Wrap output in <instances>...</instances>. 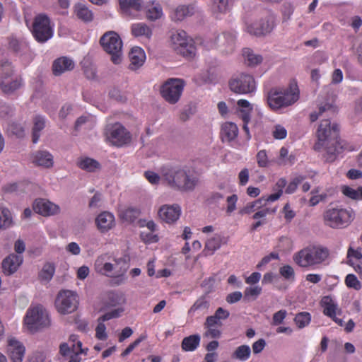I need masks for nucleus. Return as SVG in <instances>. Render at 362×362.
Returning a JSON list of instances; mask_svg holds the SVG:
<instances>
[{"mask_svg": "<svg viewBox=\"0 0 362 362\" xmlns=\"http://www.w3.org/2000/svg\"><path fill=\"white\" fill-rule=\"evenodd\" d=\"M317 141L314 145L316 151H325L324 157L327 162H332L339 153V129L337 124H331L329 119H322L316 132Z\"/></svg>", "mask_w": 362, "mask_h": 362, "instance_id": "1", "label": "nucleus"}, {"mask_svg": "<svg viewBox=\"0 0 362 362\" xmlns=\"http://www.w3.org/2000/svg\"><path fill=\"white\" fill-rule=\"evenodd\" d=\"M164 178L170 187L182 192L193 191L199 181L197 173L187 167L170 169Z\"/></svg>", "mask_w": 362, "mask_h": 362, "instance_id": "2", "label": "nucleus"}, {"mask_svg": "<svg viewBox=\"0 0 362 362\" xmlns=\"http://www.w3.org/2000/svg\"><path fill=\"white\" fill-rule=\"evenodd\" d=\"M299 89L296 81L290 83L288 87H274L267 95V101L269 107L277 110L290 106L299 99Z\"/></svg>", "mask_w": 362, "mask_h": 362, "instance_id": "3", "label": "nucleus"}, {"mask_svg": "<svg viewBox=\"0 0 362 362\" xmlns=\"http://www.w3.org/2000/svg\"><path fill=\"white\" fill-rule=\"evenodd\" d=\"M329 251L321 246L306 247L293 255V260L300 267L315 269L322 264L329 257Z\"/></svg>", "mask_w": 362, "mask_h": 362, "instance_id": "4", "label": "nucleus"}, {"mask_svg": "<svg viewBox=\"0 0 362 362\" xmlns=\"http://www.w3.org/2000/svg\"><path fill=\"white\" fill-rule=\"evenodd\" d=\"M355 218V213L351 208L342 206L329 207L323 214L325 224L334 229L348 227Z\"/></svg>", "mask_w": 362, "mask_h": 362, "instance_id": "5", "label": "nucleus"}, {"mask_svg": "<svg viewBox=\"0 0 362 362\" xmlns=\"http://www.w3.org/2000/svg\"><path fill=\"white\" fill-rule=\"evenodd\" d=\"M100 44L104 51L111 57L115 64L122 62V41L119 35L115 31H107L100 39Z\"/></svg>", "mask_w": 362, "mask_h": 362, "instance_id": "6", "label": "nucleus"}, {"mask_svg": "<svg viewBox=\"0 0 362 362\" xmlns=\"http://www.w3.org/2000/svg\"><path fill=\"white\" fill-rule=\"evenodd\" d=\"M185 85L182 79L168 78L160 86V95L170 104H175L180 98Z\"/></svg>", "mask_w": 362, "mask_h": 362, "instance_id": "7", "label": "nucleus"}, {"mask_svg": "<svg viewBox=\"0 0 362 362\" xmlns=\"http://www.w3.org/2000/svg\"><path fill=\"white\" fill-rule=\"evenodd\" d=\"M170 39L173 48L177 53L186 58H192L195 55V46L185 31H176L172 34Z\"/></svg>", "mask_w": 362, "mask_h": 362, "instance_id": "8", "label": "nucleus"}, {"mask_svg": "<svg viewBox=\"0 0 362 362\" xmlns=\"http://www.w3.org/2000/svg\"><path fill=\"white\" fill-rule=\"evenodd\" d=\"M36 41L44 43L53 36V29L50 25L49 18L44 14L35 16L31 30Z\"/></svg>", "mask_w": 362, "mask_h": 362, "instance_id": "9", "label": "nucleus"}, {"mask_svg": "<svg viewBox=\"0 0 362 362\" xmlns=\"http://www.w3.org/2000/svg\"><path fill=\"white\" fill-rule=\"evenodd\" d=\"M24 322L29 329L49 325V319L46 310L42 305H37L28 310Z\"/></svg>", "mask_w": 362, "mask_h": 362, "instance_id": "10", "label": "nucleus"}, {"mask_svg": "<svg viewBox=\"0 0 362 362\" xmlns=\"http://www.w3.org/2000/svg\"><path fill=\"white\" fill-rule=\"evenodd\" d=\"M56 308L61 314H69L74 312L78 305V296L71 291H60L55 301Z\"/></svg>", "mask_w": 362, "mask_h": 362, "instance_id": "11", "label": "nucleus"}, {"mask_svg": "<svg viewBox=\"0 0 362 362\" xmlns=\"http://www.w3.org/2000/svg\"><path fill=\"white\" fill-rule=\"evenodd\" d=\"M274 28V16L269 11H266L265 15L259 21L248 25L245 30L250 35L261 36L268 34Z\"/></svg>", "mask_w": 362, "mask_h": 362, "instance_id": "12", "label": "nucleus"}, {"mask_svg": "<svg viewBox=\"0 0 362 362\" xmlns=\"http://www.w3.org/2000/svg\"><path fill=\"white\" fill-rule=\"evenodd\" d=\"M114 264L110 262L103 263V261L98 259L95 262V270L97 272L110 276V274L115 271V274L119 276L124 274L127 268V262L125 258H117L114 259Z\"/></svg>", "mask_w": 362, "mask_h": 362, "instance_id": "13", "label": "nucleus"}, {"mask_svg": "<svg viewBox=\"0 0 362 362\" xmlns=\"http://www.w3.org/2000/svg\"><path fill=\"white\" fill-rule=\"evenodd\" d=\"M230 90L239 94H247L255 90V81L252 76L242 74L229 83Z\"/></svg>", "mask_w": 362, "mask_h": 362, "instance_id": "14", "label": "nucleus"}, {"mask_svg": "<svg viewBox=\"0 0 362 362\" xmlns=\"http://www.w3.org/2000/svg\"><path fill=\"white\" fill-rule=\"evenodd\" d=\"M107 139L114 146L121 147L131 141L129 132L120 123L114 124L108 130Z\"/></svg>", "mask_w": 362, "mask_h": 362, "instance_id": "15", "label": "nucleus"}, {"mask_svg": "<svg viewBox=\"0 0 362 362\" xmlns=\"http://www.w3.org/2000/svg\"><path fill=\"white\" fill-rule=\"evenodd\" d=\"M159 218L167 223H175L180 216L181 208L177 204L163 205L158 212Z\"/></svg>", "mask_w": 362, "mask_h": 362, "instance_id": "16", "label": "nucleus"}, {"mask_svg": "<svg viewBox=\"0 0 362 362\" xmlns=\"http://www.w3.org/2000/svg\"><path fill=\"white\" fill-rule=\"evenodd\" d=\"M236 36L233 32H224L216 38V44L222 52L230 53L235 49Z\"/></svg>", "mask_w": 362, "mask_h": 362, "instance_id": "17", "label": "nucleus"}, {"mask_svg": "<svg viewBox=\"0 0 362 362\" xmlns=\"http://www.w3.org/2000/svg\"><path fill=\"white\" fill-rule=\"evenodd\" d=\"M33 209L36 213L44 216L54 215L59 211V207L57 205L42 199L35 201Z\"/></svg>", "mask_w": 362, "mask_h": 362, "instance_id": "18", "label": "nucleus"}, {"mask_svg": "<svg viewBox=\"0 0 362 362\" xmlns=\"http://www.w3.org/2000/svg\"><path fill=\"white\" fill-rule=\"evenodd\" d=\"M320 306L323 309V314L328 317H334V315H341V309L339 307L337 303L331 296H325L320 302Z\"/></svg>", "mask_w": 362, "mask_h": 362, "instance_id": "19", "label": "nucleus"}, {"mask_svg": "<svg viewBox=\"0 0 362 362\" xmlns=\"http://www.w3.org/2000/svg\"><path fill=\"white\" fill-rule=\"evenodd\" d=\"M7 352L13 362H22L25 347L20 341L11 338L8 341Z\"/></svg>", "mask_w": 362, "mask_h": 362, "instance_id": "20", "label": "nucleus"}, {"mask_svg": "<svg viewBox=\"0 0 362 362\" xmlns=\"http://www.w3.org/2000/svg\"><path fill=\"white\" fill-rule=\"evenodd\" d=\"M95 223L98 229L101 233H106L115 226V216L108 211H103L95 218Z\"/></svg>", "mask_w": 362, "mask_h": 362, "instance_id": "21", "label": "nucleus"}, {"mask_svg": "<svg viewBox=\"0 0 362 362\" xmlns=\"http://www.w3.org/2000/svg\"><path fill=\"white\" fill-rule=\"evenodd\" d=\"M23 262V257L19 255L11 254L6 257L2 262L3 272L6 275L16 272Z\"/></svg>", "mask_w": 362, "mask_h": 362, "instance_id": "22", "label": "nucleus"}, {"mask_svg": "<svg viewBox=\"0 0 362 362\" xmlns=\"http://www.w3.org/2000/svg\"><path fill=\"white\" fill-rule=\"evenodd\" d=\"M226 243L227 240L221 234L216 233L206 240L203 253L205 256L212 255L221 247L222 245Z\"/></svg>", "mask_w": 362, "mask_h": 362, "instance_id": "23", "label": "nucleus"}, {"mask_svg": "<svg viewBox=\"0 0 362 362\" xmlns=\"http://www.w3.org/2000/svg\"><path fill=\"white\" fill-rule=\"evenodd\" d=\"M129 58L130 60L129 68L131 70L134 71L140 68L144 64L146 60V54L144 49L141 47H134L132 48L129 54Z\"/></svg>", "mask_w": 362, "mask_h": 362, "instance_id": "24", "label": "nucleus"}, {"mask_svg": "<svg viewBox=\"0 0 362 362\" xmlns=\"http://www.w3.org/2000/svg\"><path fill=\"white\" fill-rule=\"evenodd\" d=\"M238 133V127L235 123L226 122L222 124L220 134L223 141L231 142L237 139Z\"/></svg>", "mask_w": 362, "mask_h": 362, "instance_id": "25", "label": "nucleus"}, {"mask_svg": "<svg viewBox=\"0 0 362 362\" xmlns=\"http://www.w3.org/2000/svg\"><path fill=\"white\" fill-rule=\"evenodd\" d=\"M74 68V63L73 60L66 57L57 58L52 64V71L55 76H60L65 71H71Z\"/></svg>", "mask_w": 362, "mask_h": 362, "instance_id": "26", "label": "nucleus"}, {"mask_svg": "<svg viewBox=\"0 0 362 362\" xmlns=\"http://www.w3.org/2000/svg\"><path fill=\"white\" fill-rule=\"evenodd\" d=\"M8 49L16 54H22L28 51V43L23 39H18L14 36L8 37Z\"/></svg>", "mask_w": 362, "mask_h": 362, "instance_id": "27", "label": "nucleus"}, {"mask_svg": "<svg viewBox=\"0 0 362 362\" xmlns=\"http://www.w3.org/2000/svg\"><path fill=\"white\" fill-rule=\"evenodd\" d=\"M236 114L243 122H250L251 113L252 111V106L251 104L245 99L238 100L237 102Z\"/></svg>", "mask_w": 362, "mask_h": 362, "instance_id": "28", "label": "nucleus"}, {"mask_svg": "<svg viewBox=\"0 0 362 362\" xmlns=\"http://www.w3.org/2000/svg\"><path fill=\"white\" fill-rule=\"evenodd\" d=\"M33 163L38 165L49 168L53 166V156L47 151H38L33 154Z\"/></svg>", "mask_w": 362, "mask_h": 362, "instance_id": "29", "label": "nucleus"}, {"mask_svg": "<svg viewBox=\"0 0 362 362\" xmlns=\"http://www.w3.org/2000/svg\"><path fill=\"white\" fill-rule=\"evenodd\" d=\"M131 32L134 37H141L147 40L151 38L153 34L152 29L144 23L132 24L131 26Z\"/></svg>", "mask_w": 362, "mask_h": 362, "instance_id": "30", "label": "nucleus"}, {"mask_svg": "<svg viewBox=\"0 0 362 362\" xmlns=\"http://www.w3.org/2000/svg\"><path fill=\"white\" fill-rule=\"evenodd\" d=\"M119 5L122 11L127 15L136 17L135 14H132V11L138 12L141 8V0H119Z\"/></svg>", "mask_w": 362, "mask_h": 362, "instance_id": "31", "label": "nucleus"}, {"mask_svg": "<svg viewBox=\"0 0 362 362\" xmlns=\"http://www.w3.org/2000/svg\"><path fill=\"white\" fill-rule=\"evenodd\" d=\"M77 165L79 168L90 173L95 172L100 168L98 161L88 157L78 158Z\"/></svg>", "mask_w": 362, "mask_h": 362, "instance_id": "32", "label": "nucleus"}, {"mask_svg": "<svg viewBox=\"0 0 362 362\" xmlns=\"http://www.w3.org/2000/svg\"><path fill=\"white\" fill-rule=\"evenodd\" d=\"M296 161V155L293 153L288 154L287 148L283 146L280 148L279 156L276 159V163L279 165L286 166L293 165Z\"/></svg>", "mask_w": 362, "mask_h": 362, "instance_id": "33", "label": "nucleus"}, {"mask_svg": "<svg viewBox=\"0 0 362 362\" xmlns=\"http://www.w3.org/2000/svg\"><path fill=\"white\" fill-rule=\"evenodd\" d=\"M76 17L84 23L91 22L93 19V12L84 4H77L74 7Z\"/></svg>", "mask_w": 362, "mask_h": 362, "instance_id": "34", "label": "nucleus"}, {"mask_svg": "<svg viewBox=\"0 0 362 362\" xmlns=\"http://www.w3.org/2000/svg\"><path fill=\"white\" fill-rule=\"evenodd\" d=\"M69 341L73 342L72 351L73 355H71L69 362H81V358L78 356L80 354L84 353V349H82V343L78 340V337L76 334H71L69 337Z\"/></svg>", "mask_w": 362, "mask_h": 362, "instance_id": "35", "label": "nucleus"}, {"mask_svg": "<svg viewBox=\"0 0 362 362\" xmlns=\"http://www.w3.org/2000/svg\"><path fill=\"white\" fill-rule=\"evenodd\" d=\"M251 356V349L248 345L238 346L231 354V358L240 362H245Z\"/></svg>", "mask_w": 362, "mask_h": 362, "instance_id": "36", "label": "nucleus"}, {"mask_svg": "<svg viewBox=\"0 0 362 362\" xmlns=\"http://www.w3.org/2000/svg\"><path fill=\"white\" fill-rule=\"evenodd\" d=\"M199 334H192L185 337L181 344L182 349L185 351H193L197 349L200 344Z\"/></svg>", "mask_w": 362, "mask_h": 362, "instance_id": "37", "label": "nucleus"}, {"mask_svg": "<svg viewBox=\"0 0 362 362\" xmlns=\"http://www.w3.org/2000/svg\"><path fill=\"white\" fill-rule=\"evenodd\" d=\"M210 9L215 18L220 14L226 13L228 9V0H211Z\"/></svg>", "mask_w": 362, "mask_h": 362, "instance_id": "38", "label": "nucleus"}, {"mask_svg": "<svg viewBox=\"0 0 362 362\" xmlns=\"http://www.w3.org/2000/svg\"><path fill=\"white\" fill-rule=\"evenodd\" d=\"M287 181L284 177L279 178L273 187V190L275 192L273 194H269L267 199V202H273L278 200L283 194V189L286 187Z\"/></svg>", "mask_w": 362, "mask_h": 362, "instance_id": "39", "label": "nucleus"}, {"mask_svg": "<svg viewBox=\"0 0 362 362\" xmlns=\"http://www.w3.org/2000/svg\"><path fill=\"white\" fill-rule=\"evenodd\" d=\"M146 18L150 21H156L160 18L163 15L162 8L159 3L152 1V3L146 6Z\"/></svg>", "mask_w": 362, "mask_h": 362, "instance_id": "40", "label": "nucleus"}, {"mask_svg": "<svg viewBox=\"0 0 362 362\" xmlns=\"http://www.w3.org/2000/svg\"><path fill=\"white\" fill-rule=\"evenodd\" d=\"M21 85V78H16L9 81L8 79L4 81V78L3 77V81L0 83V88L4 93L10 94L18 89Z\"/></svg>", "mask_w": 362, "mask_h": 362, "instance_id": "41", "label": "nucleus"}, {"mask_svg": "<svg viewBox=\"0 0 362 362\" xmlns=\"http://www.w3.org/2000/svg\"><path fill=\"white\" fill-rule=\"evenodd\" d=\"M55 273V266L53 263L47 262L39 272L38 278L41 281L49 282Z\"/></svg>", "mask_w": 362, "mask_h": 362, "instance_id": "42", "label": "nucleus"}, {"mask_svg": "<svg viewBox=\"0 0 362 362\" xmlns=\"http://www.w3.org/2000/svg\"><path fill=\"white\" fill-rule=\"evenodd\" d=\"M45 127V118L42 116H36L34 118V125L33 127L32 141L36 144L40 136V132H41Z\"/></svg>", "mask_w": 362, "mask_h": 362, "instance_id": "43", "label": "nucleus"}, {"mask_svg": "<svg viewBox=\"0 0 362 362\" xmlns=\"http://www.w3.org/2000/svg\"><path fill=\"white\" fill-rule=\"evenodd\" d=\"M243 52V55L249 66H256L262 62V57L255 54L251 49L245 48Z\"/></svg>", "mask_w": 362, "mask_h": 362, "instance_id": "44", "label": "nucleus"}, {"mask_svg": "<svg viewBox=\"0 0 362 362\" xmlns=\"http://www.w3.org/2000/svg\"><path fill=\"white\" fill-rule=\"evenodd\" d=\"M13 223L11 211L6 208L0 209V230H6Z\"/></svg>", "mask_w": 362, "mask_h": 362, "instance_id": "45", "label": "nucleus"}, {"mask_svg": "<svg viewBox=\"0 0 362 362\" xmlns=\"http://www.w3.org/2000/svg\"><path fill=\"white\" fill-rule=\"evenodd\" d=\"M139 215L140 210L135 207H128L120 213L121 218L129 223L134 222Z\"/></svg>", "mask_w": 362, "mask_h": 362, "instance_id": "46", "label": "nucleus"}, {"mask_svg": "<svg viewBox=\"0 0 362 362\" xmlns=\"http://www.w3.org/2000/svg\"><path fill=\"white\" fill-rule=\"evenodd\" d=\"M191 11L189 6H180L177 7L171 13L170 17L174 21H182L186 16L191 15Z\"/></svg>", "mask_w": 362, "mask_h": 362, "instance_id": "47", "label": "nucleus"}, {"mask_svg": "<svg viewBox=\"0 0 362 362\" xmlns=\"http://www.w3.org/2000/svg\"><path fill=\"white\" fill-rule=\"evenodd\" d=\"M209 308V302L205 296L199 298L188 310L189 315H194L198 310H207Z\"/></svg>", "mask_w": 362, "mask_h": 362, "instance_id": "48", "label": "nucleus"}, {"mask_svg": "<svg viewBox=\"0 0 362 362\" xmlns=\"http://www.w3.org/2000/svg\"><path fill=\"white\" fill-rule=\"evenodd\" d=\"M336 112V108L332 104L326 103L324 105H321L319 107V112H312L310 115V119L312 122H315L320 115H322L324 112H329V114H334Z\"/></svg>", "mask_w": 362, "mask_h": 362, "instance_id": "49", "label": "nucleus"}, {"mask_svg": "<svg viewBox=\"0 0 362 362\" xmlns=\"http://www.w3.org/2000/svg\"><path fill=\"white\" fill-rule=\"evenodd\" d=\"M311 321V315L308 312H301L294 317V322L299 329L308 326Z\"/></svg>", "mask_w": 362, "mask_h": 362, "instance_id": "50", "label": "nucleus"}, {"mask_svg": "<svg viewBox=\"0 0 362 362\" xmlns=\"http://www.w3.org/2000/svg\"><path fill=\"white\" fill-rule=\"evenodd\" d=\"M305 179V176L304 175H297L295 177H293L291 181L290 182L288 183V185L287 186H286V189H285V193L286 194H293L294 193L297 188H298V186Z\"/></svg>", "mask_w": 362, "mask_h": 362, "instance_id": "51", "label": "nucleus"}, {"mask_svg": "<svg viewBox=\"0 0 362 362\" xmlns=\"http://www.w3.org/2000/svg\"><path fill=\"white\" fill-rule=\"evenodd\" d=\"M344 282L346 286L349 288H354L356 291H359L362 288L361 283L356 276L353 274H347L345 277Z\"/></svg>", "mask_w": 362, "mask_h": 362, "instance_id": "52", "label": "nucleus"}, {"mask_svg": "<svg viewBox=\"0 0 362 362\" xmlns=\"http://www.w3.org/2000/svg\"><path fill=\"white\" fill-rule=\"evenodd\" d=\"M1 81H3V77L5 81L8 79V78L13 74V71L11 63L8 61H6L1 64Z\"/></svg>", "mask_w": 362, "mask_h": 362, "instance_id": "53", "label": "nucleus"}, {"mask_svg": "<svg viewBox=\"0 0 362 362\" xmlns=\"http://www.w3.org/2000/svg\"><path fill=\"white\" fill-rule=\"evenodd\" d=\"M287 316V312L286 310H280L275 313H274L272 316V320L271 322V325L272 326H279L282 324L284 320Z\"/></svg>", "mask_w": 362, "mask_h": 362, "instance_id": "54", "label": "nucleus"}, {"mask_svg": "<svg viewBox=\"0 0 362 362\" xmlns=\"http://www.w3.org/2000/svg\"><path fill=\"white\" fill-rule=\"evenodd\" d=\"M205 332L204 333V337L218 339L221 336V331L220 327H204Z\"/></svg>", "mask_w": 362, "mask_h": 362, "instance_id": "55", "label": "nucleus"}, {"mask_svg": "<svg viewBox=\"0 0 362 362\" xmlns=\"http://www.w3.org/2000/svg\"><path fill=\"white\" fill-rule=\"evenodd\" d=\"M280 274L287 280L293 281L295 279V272L290 265H284L279 269Z\"/></svg>", "mask_w": 362, "mask_h": 362, "instance_id": "56", "label": "nucleus"}, {"mask_svg": "<svg viewBox=\"0 0 362 362\" xmlns=\"http://www.w3.org/2000/svg\"><path fill=\"white\" fill-rule=\"evenodd\" d=\"M257 163L259 168H266L268 166L269 160L265 150H260L256 155Z\"/></svg>", "mask_w": 362, "mask_h": 362, "instance_id": "57", "label": "nucleus"}, {"mask_svg": "<svg viewBox=\"0 0 362 362\" xmlns=\"http://www.w3.org/2000/svg\"><path fill=\"white\" fill-rule=\"evenodd\" d=\"M141 239L145 243H157L159 240L158 236L156 234H154L153 232H145L142 231L140 234Z\"/></svg>", "mask_w": 362, "mask_h": 362, "instance_id": "58", "label": "nucleus"}, {"mask_svg": "<svg viewBox=\"0 0 362 362\" xmlns=\"http://www.w3.org/2000/svg\"><path fill=\"white\" fill-rule=\"evenodd\" d=\"M238 196L236 194H232L227 197V207H226V213L228 214H230L236 209V203L238 202Z\"/></svg>", "mask_w": 362, "mask_h": 362, "instance_id": "59", "label": "nucleus"}, {"mask_svg": "<svg viewBox=\"0 0 362 362\" xmlns=\"http://www.w3.org/2000/svg\"><path fill=\"white\" fill-rule=\"evenodd\" d=\"M284 219L287 223H290L296 216V212L291 209L289 203H286L282 209Z\"/></svg>", "mask_w": 362, "mask_h": 362, "instance_id": "60", "label": "nucleus"}, {"mask_svg": "<svg viewBox=\"0 0 362 362\" xmlns=\"http://www.w3.org/2000/svg\"><path fill=\"white\" fill-rule=\"evenodd\" d=\"M342 193L347 197L358 200V191L357 189H354L349 186H343L341 188Z\"/></svg>", "mask_w": 362, "mask_h": 362, "instance_id": "61", "label": "nucleus"}, {"mask_svg": "<svg viewBox=\"0 0 362 362\" xmlns=\"http://www.w3.org/2000/svg\"><path fill=\"white\" fill-rule=\"evenodd\" d=\"M221 326H222V322L218 318V317L215 315L208 316L206 319L204 324V327H221Z\"/></svg>", "mask_w": 362, "mask_h": 362, "instance_id": "62", "label": "nucleus"}, {"mask_svg": "<svg viewBox=\"0 0 362 362\" xmlns=\"http://www.w3.org/2000/svg\"><path fill=\"white\" fill-rule=\"evenodd\" d=\"M95 337L100 340H105L107 338L106 327L103 322H99L96 327Z\"/></svg>", "mask_w": 362, "mask_h": 362, "instance_id": "63", "label": "nucleus"}, {"mask_svg": "<svg viewBox=\"0 0 362 362\" xmlns=\"http://www.w3.org/2000/svg\"><path fill=\"white\" fill-rule=\"evenodd\" d=\"M216 282V279L214 276H210L207 279H205L201 286L202 288H204L206 289L207 293H210L214 290V284Z\"/></svg>", "mask_w": 362, "mask_h": 362, "instance_id": "64", "label": "nucleus"}]
</instances>
